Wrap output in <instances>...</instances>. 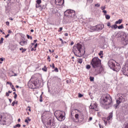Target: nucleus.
<instances>
[{"label":"nucleus","instance_id":"nucleus-3","mask_svg":"<svg viewBox=\"0 0 128 128\" xmlns=\"http://www.w3.org/2000/svg\"><path fill=\"white\" fill-rule=\"evenodd\" d=\"M74 112H75L76 114H75V118L79 122H82L84 120V114L86 112V111L85 110H82L81 109H72L71 110V114H72Z\"/></svg>","mask_w":128,"mask_h":128},{"label":"nucleus","instance_id":"nucleus-38","mask_svg":"<svg viewBox=\"0 0 128 128\" xmlns=\"http://www.w3.org/2000/svg\"><path fill=\"white\" fill-rule=\"evenodd\" d=\"M78 98H82L84 96V95L82 94H78Z\"/></svg>","mask_w":128,"mask_h":128},{"label":"nucleus","instance_id":"nucleus-45","mask_svg":"<svg viewBox=\"0 0 128 128\" xmlns=\"http://www.w3.org/2000/svg\"><path fill=\"white\" fill-rule=\"evenodd\" d=\"M102 52H103L102 51H100V52L98 54V55H99V56H102Z\"/></svg>","mask_w":128,"mask_h":128},{"label":"nucleus","instance_id":"nucleus-57","mask_svg":"<svg viewBox=\"0 0 128 128\" xmlns=\"http://www.w3.org/2000/svg\"><path fill=\"white\" fill-rule=\"evenodd\" d=\"M62 28L60 27L58 32H62Z\"/></svg>","mask_w":128,"mask_h":128},{"label":"nucleus","instance_id":"nucleus-50","mask_svg":"<svg viewBox=\"0 0 128 128\" xmlns=\"http://www.w3.org/2000/svg\"><path fill=\"white\" fill-rule=\"evenodd\" d=\"M28 110L29 112H32V110H30V106H28Z\"/></svg>","mask_w":128,"mask_h":128},{"label":"nucleus","instance_id":"nucleus-64","mask_svg":"<svg viewBox=\"0 0 128 128\" xmlns=\"http://www.w3.org/2000/svg\"><path fill=\"white\" fill-rule=\"evenodd\" d=\"M26 36H27V38H30V35H28V34H27V35H26Z\"/></svg>","mask_w":128,"mask_h":128},{"label":"nucleus","instance_id":"nucleus-39","mask_svg":"<svg viewBox=\"0 0 128 128\" xmlns=\"http://www.w3.org/2000/svg\"><path fill=\"white\" fill-rule=\"evenodd\" d=\"M50 66L52 68H52H54L55 66H54V64H52V65H50Z\"/></svg>","mask_w":128,"mask_h":128},{"label":"nucleus","instance_id":"nucleus-19","mask_svg":"<svg viewBox=\"0 0 128 128\" xmlns=\"http://www.w3.org/2000/svg\"><path fill=\"white\" fill-rule=\"evenodd\" d=\"M118 100H120L122 102H124V98H122V96H120L118 98Z\"/></svg>","mask_w":128,"mask_h":128},{"label":"nucleus","instance_id":"nucleus-25","mask_svg":"<svg viewBox=\"0 0 128 128\" xmlns=\"http://www.w3.org/2000/svg\"><path fill=\"white\" fill-rule=\"evenodd\" d=\"M117 28H118V30H122V28H124V26H122V24L120 26H119Z\"/></svg>","mask_w":128,"mask_h":128},{"label":"nucleus","instance_id":"nucleus-29","mask_svg":"<svg viewBox=\"0 0 128 128\" xmlns=\"http://www.w3.org/2000/svg\"><path fill=\"white\" fill-rule=\"evenodd\" d=\"M78 62H79V64H82V59L79 58L78 60Z\"/></svg>","mask_w":128,"mask_h":128},{"label":"nucleus","instance_id":"nucleus-61","mask_svg":"<svg viewBox=\"0 0 128 128\" xmlns=\"http://www.w3.org/2000/svg\"><path fill=\"white\" fill-rule=\"evenodd\" d=\"M99 126L100 128H104V126H101L100 124H99Z\"/></svg>","mask_w":128,"mask_h":128},{"label":"nucleus","instance_id":"nucleus-54","mask_svg":"<svg viewBox=\"0 0 128 128\" xmlns=\"http://www.w3.org/2000/svg\"><path fill=\"white\" fill-rule=\"evenodd\" d=\"M24 122H26V124H28V119H26Z\"/></svg>","mask_w":128,"mask_h":128},{"label":"nucleus","instance_id":"nucleus-8","mask_svg":"<svg viewBox=\"0 0 128 128\" xmlns=\"http://www.w3.org/2000/svg\"><path fill=\"white\" fill-rule=\"evenodd\" d=\"M90 110H92L94 112H98V106L96 102H92L90 104Z\"/></svg>","mask_w":128,"mask_h":128},{"label":"nucleus","instance_id":"nucleus-58","mask_svg":"<svg viewBox=\"0 0 128 128\" xmlns=\"http://www.w3.org/2000/svg\"><path fill=\"white\" fill-rule=\"evenodd\" d=\"M27 119H28L27 120H28V122H30L31 120L30 118L28 117Z\"/></svg>","mask_w":128,"mask_h":128},{"label":"nucleus","instance_id":"nucleus-41","mask_svg":"<svg viewBox=\"0 0 128 128\" xmlns=\"http://www.w3.org/2000/svg\"><path fill=\"white\" fill-rule=\"evenodd\" d=\"M47 60L48 62H50V56H48Z\"/></svg>","mask_w":128,"mask_h":128},{"label":"nucleus","instance_id":"nucleus-59","mask_svg":"<svg viewBox=\"0 0 128 128\" xmlns=\"http://www.w3.org/2000/svg\"><path fill=\"white\" fill-rule=\"evenodd\" d=\"M36 50V48L34 49V48H32L31 49L32 52V51H34V50Z\"/></svg>","mask_w":128,"mask_h":128},{"label":"nucleus","instance_id":"nucleus-10","mask_svg":"<svg viewBox=\"0 0 128 128\" xmlns=\"http://www.w3.org/2000/svg\"><path fill=\"white\" fill-rule=\"evenodd\" d=\"M116 60L111 59L108 62V66H109V68H111V70H112V68H114V66L116 64Z\"/></svg>","mask_w":128,"mask_h":128},{"label":"nucleus","instance_id":"nucleus-30","mask_svg":"<svg viewBox=\"0 0 128 128\" xmlns=\"http://www.w3.org/2000/svg\"><path fill=\"white\" fill-rule=\"evenodd\" d=\"M121 102H122V101L120 100H116V104H118L117 106H118Z\"/></svg>","mask_w":128,"mask_h":128},{"label":"nucleus","instance_id":"nucleus-53","mask_svg":"<svg viewBox=\"0 0 128 128\" xmlns=\"http://www.w3.org/2000/svg\"><path fill=\"white\" fill-rule=\"evenodd\" d=\"M36 46H38V44H36L35 45H34V48H36Z\"/></svg>","mask_w":128,"mask_h":128},{"label":"nucleus","instance_id":"nucleus-7","mask_svg":"<svg viewBox=\"0 0 128 128\" xmlns=\"http://www.w3.org/2000/svg\"><path fill=\"white\" fill-rule=\"evenodd\" d=\"M64 16L70 20H72L76 16V12L72 10H66L64 12Z\"/></svg>","mask_w":128,"mask_h":128},{"label":"nucleus","instance_id":"nucleus-26","mask_svg":"<svg viewBox=\"0 0 128 128\" xmlns=\"http://www.w3.org/2000/svg\"><path fill=\"white\" fill-rule=\"evenodd\" d=\"M59 40H60V42H62V44H66V42H64V41L62 40V38H60Z\"/></svg>","mask_w":128,"mask_h":128},{"label":"nucleus","instance_id":"nucleus-56","mask_svg":"<svg viewBox=\"0 0 128 128\" xmlns=\"http://www.w3.org/2000/svg\"><path fill=\"white\" fill-rule=\"evenodd\" d=\"M102 12H104V14H106V10H102Z\"/></svg>","mask_w":128,"mask_h":128},{"label":"nucleus","instance_id":"nucleus-48","mask_svg":"<svg viewBox=\"0 0 128 128\" xmlns=\"http://www.w3.org/2000/svg\"><path fill=\"white\" fill-rule=\"evenodd\" d=\"M26 49H22V54H24V52H26Z\"/></svg>","mask_w":128,"mask_h":128},{"label":"nucleus","instance_id":"nucleus-27","mask_svg":"<svg viewBox=\"0 0 128 128\" xmlns=\"http://www.w3.org/2000/svg\"><path fill=\"white\" fill-rule=\"evenodd\" d=\"M4 44V38H2L0 40V44Z\"/></svg>","mask_w":128,"mask_h":128},{"label":"nucleus","instance_id":"nucleus-52","mask_svg":"<svg viewBox=\"0 0 128 128\" xmlns=\"http://www.w3.org/2000/svg\"><path fill=\"white\" fill-rule=\"evenodd\" d=\"M18 97V94H15L14 96V98H16Z\"/></svg>","mask_w":128,"mask_h":128},{"label":"nucleus","instance_id":"nucleus-31","mask_svg":"<svg viewBox=\"0 0 128 128\" xmlns=\"http://www.w3.org/2000/svg\"><path fill=\"white\" fill-rule=\"evenodd\" d=\"M10 87L12 88V90H13L14 92H16V88H14V86L13 84H12Z\"/></svg>","mask_w":128,"mask_h":128},{"label":"nucleus","instance_id":"nucleus-46","mask_svg":"<svg viewBox=\"0 0 128 128\" xmlns=\"http://www.w3.org/2000/svg\"><path fill=\"white\" fill-rule=\"evenodd\" d=\"M8 36H10V34H8L7 35L5 36L6 38H8Z\"/></svg>","mask_w":128,"mask_h":128},{"label":"nucleus","instance_id":"nucleus-42","mask_svg":"<svg viewBox=\"0 0 128 128\" xmlns=\"http://www.w3.org/2000/svg\"><path fill=\"white\" fill-rule=\"evenodd\" d=\"M14 104H16V102L14 101V102H12V106H14Z\"/></svg>","mask_w":128,"mask_h":128},{"label":"nucleus","instance_id":"nucleus-12","mask_svg":"<svg viewBox=\"0 0 128 128\" xmlns=\"http://www.w3.org/2000/svg\"><path fill=\"white\" fill-rule=\"evenodd\" d=\"M90 28L92 30H101L103 28L100 24H98L95 26L92 27Z\"/></svg>","mask_w":128,"mask_h":128},{"label":"nucleus","instance_id":"nucleus-21","mask_svg":"<svg viewBox=\"0 0 128 128\" xmlns=\"http://www.w3.org/2000/svg\"><path fill=\"white\" fill-rule=\"evenodd\" d=\"M106 20H110V16L108 14H106Z\"/></svg>","mask_w":128,"mask_h":128},{"label":"nucleus","instance_id":"nucleus-60","mask_svg":"<svg viewBox=\"0 0 128 128\" xmlns=\"http://www.w3.org/2000/svg\"><path fill=\"white\" fill-rule=\"evenodd\" d=\"M92 120V117H90L89 120Z\"/></svg>","mask_w":128,"mask_h":128},{"label":"nucleus","instance_id":"nucleus-11","mask_svg":"<svg viewBox=\"0 0 128 128\" xmlns=\"http://www.w3.org/2000/svg\"><path fill=\"white\" fill-rule=\"evenodd\" d=\"M122 72L124 76H128V64L126 65L122 68Z\"/></svg>","mask_w":128,"mask_h":128},{"label":"nucleus","instance_id":"nucleus-40","mask_svg":"<svg viewBox=\"0 0 128 128\" xmlns=\"http://www.w3.org/2000/svg\"><path fill=\"white\" fill-rule=\"evenodd\" d=\"M7 84H10V86H12V82H7Z\"/></svg>","mask_w":128,"mask_h":128},{"label":"nucleus","instance_id":"nucleus-44","mask_svg":"<svg viewBox=\"0 0 128 128\" xmlns=\"http://www.w3.org/2000/svg\"><path fill=\"white\" fill-rule=\"evenodd\" d=\"M108 26H110L111 28L112 26H110V22H108L107 24Z\"/></svg>","mask_w":128,"mask_h":128},{"label":"nucleus","instance_id":"nucleus-51","mask_svg":"<svg viewBox=\"0 0 128 128\" xmlns=\"http://www.w3.org/2000/svg\"><path fill=\"white\" fill-rule=\"evenodd\" d=\"M8 34H12V30H8Z\"/></svg>","mask_w":128,"mask_h":128},{"label":"nucleus","instance_id":"nucleus-22","mask_svg":"<svg viewBox=\"0 0 128 128\" xmlns=\"http://www.w3.org/2000/svg\"><path fill=\"white\" fill-rule=\"evenodd\" d=\"M42 70H44V72H48V68L44 66V68H42Z\"/></svg>","mask_w":128,"mask_h":128},{"label":"nucleus","instance_id":"nucleus-43","mask_svg":"<svg viewBox=\"0 0 128 128\" xmlns=\"http://www.w3.org/2000/svg\"><path fill=\"white\" fill-rule=\"evenodd\" d=\"M6 96H10V93L8 92H6Z\"/></svg>","mask_w":128,"mask_h":128},{"label":"nucleus","instance_id":"nucleus-16","mask_svg":"<svg viewBox=\"0 0 128 128\" xmlns=\"http://www.w3.org/2000/svg\"><path fill=\"white\" fill-rule=\"evenodd\" d=\"M112 118V113L111 112L110 114V115L108 116V117L107 118V120H110Z\"/></svg>","mask_w":128,"mask_h":128},{"label":"nucleus","instance_id":"nucleus-49","mask_svg":"<svg viewBox=\"0 0 128 128\" xmlns=\"http://www.w3.org/2000/svg\"><path fill=\"white\" fill-rule=\"evenodd\" d=\"M6 26H10V22H6Z\"/></svg>","mask_w":128,"mask_h":128},{"label":"nucleus","instance_id":"nucleus-18","mask_svg":"<svg viewBox=\"0 0 128 128\" xmlns=\"http://www.w3.org/2000/svg\"><path fill=\"white\" fill-rule=\"evenodd\" d=\"M111 28H112V29L114 28V30H116V28H118V25H116V24H114V25H112L111 26Z\"/></svg>","mask_w":128,"mask_h":128},{"label":"nucleus","instance_id":"nucleus-33","mask_svg":"<svg viewBox=\"0 0 128 128\" xmlns=\"http://www.w3.org/2000/svg\"><path fill=\"white\" fill-rule=\"evenodd\" d=\"M95 6H96V8H100V4H95Z\"/></svg>","mask_w":128,"mask_h":128},{"label":"nucleus","instance_id":"nucleus-24","mask_svg":"<svg viewBox=\"0 0 128 128\" xmlns=\"http://www.w3.org/2000/svg\"><path fill=\"white\" fill-rule=\"evenodd\" d=\"M36 4H42V0H37L36 1Z\"/></svg>","mask_w":128,"mask_h":128},{"label":"nucleus","instance_id":"nucleus-13","mask_svg":"<svg viewBox=\"0 0 128 128\" xmlns=\"http://www.w3.org/2000/svg\"><path fill=\"white\" fill-rule=\"evenodd\" d=\"M112 70H114V72H120V64H117L116 65L115 64Z\"/></svg>","mask_w":128,"mask_h":128},{"label":"nucleus","instance_id":"nucleus-37","mask_svg":"<svg viewBox=\"0 0 128 128\" xmlns=\"http://www.w3.org/2000/svg\"><path fill=\"white\" fill-rule=\"evenodd\" d=\"M54 72H58V68H54Z\"/></svg>","mask_w":128,"mask_h":128},{"label":"nucleus","instance_id":"nucleus-63","mask_svg":"<svg viewBox=\"0 0 128 128\" xmlns=\"http://www.w3.org/2000/svg\"><path fill=\"white\" fill-rule=\"evenodd\" d=\"M0 60L1 62H4V58H0Z\"/></svg>","mask_w":128,"mask_h":128},{"label":"nucleus","instance_id":"nucleus-4","mask_svg":"<svg viewBox=\"0 0 128 128\" xmlns=\"http://www.w3.org/2000/svg\"><path fill=\"white\" fill-rule=\"evenodd\" d=\"M72 52L78 58H81V56L84 54V51L82 50V44H78L74 46Z\"/></svg>","mask_w":128,"mask_h":128},{"label":"nucleus","instance_id":"nucleus-34","mask_svg":"<svg viewBox=\"0 0 128 128\" xmlns=\"http://www.w3.org/2000/svg\"><path fill=\"white\" fill-rule=\"evenodd\" d=\"M100 8L102 10H106V6H101Z\"/></svg>","mask_w":128,"mask_h":128},{"label":"nucleus","instance_id":"nucleus-5","mask_svg":"<svg viewBox=\"0 0 128 128\" xmlns=\"http://www.w3.org/2000/svg\"><path fill=\"white\" fill-rule=\"evenodd\" d=\"M38 80L34 79V76H32L30 81L28 82V86L29 88H32V90H34V88H38Z\"/></svg>","mask_w":128,"mask_h":128},{"label":"nucleus","instance_id":"nucleus-55","mask_svg":"<svg viewBox=\"0 0 128 128\" xmlns=\"http://www.w3.org/2000/svg\"><path fill=\"white\" fill-rule=\"evenodd\" d=\"M2 115H0V122L2 121Z\"/></svg>","mask_w":128,"mask_h":128},{"label":"nucleus","instance_id":"nucleus-14","mask_svg":"<svg viewBox=\"0 0 128 128\" xmlns=\"http://www.w3.org/2000/svg\"><path fill=\"white\" fill-rule=\"evenodd\" d=\"M56 6H62L64 4V0H55Z\"/></svg>","mask_w":128,"mask_h":128},{"label":"nucleus","instance_id":"nucleus-17","mask_svg":"<svg viewBox=\"0 0 128 128\" xmlns=\"http://www.w3.org/2000/svg\"><path fill=\"white\" fill-rule=\"evenodd\" d=\"M17 45L16 44H14L12 45L11 46V50H14L16 48Z\"/></svg>","mask_w":128,"mask_h":128},{"label":"nucleus","instance_id":"nucleus-35","mask_svg":"<svg viewBox=\"0 0 128 128\" xmlns=\"http://www.w3.org/2000/svg\"><path fill=\"white\" fill-rule=\"evenodd\" d=\"M60 128H68L66 125H62L60 126Z\"/></svg>","mask_w":128,"mask_h":128},{"label":"nucleus","instance_id":"nucleus-36","mask_svg":"<svg viewBox=\"0 0 128 128\" xmlns=\"http://www.w3.org/2000/svg\"><path fill=\"white\" fill-rule=\"evenodd\" d=\"M86 68L87 70H90V65H86Z\"/></svg>","mask_w":128,"mask_h":128},{"label":"nucleus","instance_id":"nucleus-62","mask_svg":"<svg viewBox=\"0 0 128 128\" xmlns=\"http://www.w3.org/2000/svg\"><path fill=\"white\" fill-rule=\"evenodd\" d=\"M64 36H68V33H65Z\"/></svg>","mask_w":128,"mask_h":128},{"label":"nucleus","instance_id":"nucleus-2","mask_svg":"<svg viewBox=\"0 0 128 128\" xmlns=\"http://www.w3.org/2000/svg\"><path fill=\"white\" fill-rule=\"evenodd\" d=\"M112 99L110 94H107L103 95L101 97L100 104H102V106H106V108H110V106L112 104Z\"/></svg>","mask_w":128,"mask_h":128},{"label":"nucleus","instance_id":"nucleus-32","mask_svg":"<svg viewBox=\"0 0 128 128\" xmlns=\"http://www.w3.org/2000/svg\"><path fill=\"white\" fill-rule=\"evenodd\" d=\"M90 82H94V77L90 76Z\"/></svg>","mask_w":128,"mask_h":128},{"label":"nucleus","instance_id":"nucleus-9","mask_svg":"<svg viewBox=\"0 0 128 128\" xmlns=\"http://www.w3.org/2000/svg\"><path fill=\"white\" fill-rule=\"evenodd\" d=\"M47 126H48V128H54L56 124L52 122V118H49L48 121L47 122Z\"/></svg>","mask_w":128,"mask_h":128},{"label":"nucleus","instance_id":"nucleus-6","mask_svg":"<svg viewBox=\"0 0 128 128\" xmlns=\"http://www.w3.org/2000/svg\"><path fill=\"white\" fill-rule=\"evenodd\" d=\"M64 112H62L60 110H56L54 112V116L59 122H62V120H64V118L66 117L64 116Z\"/></svg>","mask_w":128,"mask_h":128},{"label":"nucleus","instance_id":"nucleus-15","mask_svg":"<svg viewBox=\"0 0 128 128\" xmlns=\"http://www.w3.org/2000/svg\"><path fill=\"white\" fill-rule=\"evenodd\" d=\"M27 42L26 40H24V39L22 40H21L20 42V46H26V44Z\"/></svg>","mask_w":128,"mask_h":128},{"label":"nucleus","instance_id":"nucleus-20","mask_svg":"<svg viewBox=\"0 0 128 128\" xmlns=\"http://www.w3.org/2000/svg\"><path fill=\"white\" fill-rule=\"evenodd\" d=\"M116 24H122V20L120 19L118 20L116 22Z\"/></svg>","mask_w":128,"mask_h":128},{"label":"nucleus","instance_id":"nucleus-1","mask_svg":"<svg viewBox=\"0 0 128 128\" xmlns=\"http://www.w3.org/2000/svg\"><path fill=\"white\" fill-rule=\"evenodd\" d=\"M91 64L95 70V73L96 74H100L102 68L100 66L102 65V60L98 58V57L94 58L92 59L91 62Z\"/></svg>","mask_w":128,"mask_h":128},{"label":"nucleus","instance_id":"nucleus-47","mask_svg":"<svg viewBox=\"0 0 128 128\" xmlns=\"http://www.w3.org/2000/svg\"><path fill=\"white\" fill-rule=\"evenodd\" d=\"M124 128H128V124H126L124 125Z\"/></svg>","mask_w":128,"mask_h":128},{"label":"nucleus","instance_id":"nucleus-23","mask_svg":"<svg viewBox=\"0 0 128 128\" xmlns=\"http://www.w3.org/2000/svg\"><path fill=\"white\" fill-rule=\"evenodd\" d=\"M20 128V124H17L15 126H14V128Z\"/></svg>","mask_w":128,"mask_h":128},{"label":"nucleus","instance_id":"nucleus-28","mask_svg":"<svg viewBox=\"0 0 128 128\" xmlns=\"http://www.w3.org/2000/svg\"><path fill=\"white\" fill-rule=\"evenodd\" d=\"M36 8H40L42 6H40V4H38L37 3L36 4Z\"/></svg>","mask_w":128,"mask_h":128}]
</instances>
